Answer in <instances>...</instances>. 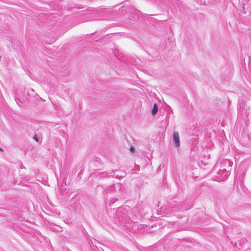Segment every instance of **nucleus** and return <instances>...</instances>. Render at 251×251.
Masks as SVG:
<instances>
[{"instance_id": "obj_1", "label": "nucleus", "mask_w": 251, "mask_h": 251, "mask_svg": "<svg viewBox=\"0 0 251 251\" xmlns=\"http://www.w3.org/2000/svg\"><path fill=\"white\" fill-rule=\"evenodd\" d=\"M173 142L176 147L180 146L179 134L177 131H174L173 133Z\"/></svg>"}, {"instance_id": "obj_2", "label": "nucleus", "mask_w": 251, "mask_h": 251, "mask_svg": "<svg viewBox=\"0 0 251 251\" xmlns=\"http://www.w3.org/2000/svg\"><path fill=\"white\" fill-rule=\"evenodd\" d=\"M115 174V173L114 171H112L110 172H102L100 174V177H104L105 176H113Z\"/></svg>"}, {"instance_id": "obj_7", "label": "nucleus", "mask_w": 251, "mask_h": 251, "mask_svg": "<svg viewBox=\"0 0 251 251\" xmlns=\"http://www.w3.org/2000/svg\"><path fill=\"white\" fill-rule=\"evenodd\" d=\"M129 150L131 152H133L135 151V149L133 146L130 147Z\"/></svg>"}, {"instance_id": "obj_6", "label": "nucleus", "mask_w": 251, "mask_h": 251, "mask_svg": "<svg viewBox=\"0 0 251 251\" xmlns=\"http://www.w3.org/2000/svg\"><path fill=\"white\" fill-rule=\"evenodd\" d=\"M33 138L36 141H37V142H39V139H38V136L37 134H35L34 136H33Z\"/></svg>"}, {"instance_id": "obj_3", "label": "nucleus", "mask_w": 251, "mask_h": 251, "mask_svg": "<svg viewBox=\"0 0 251 251\" xmlns=\"http://www.w3.org/2000/svg\"><path fill=\"white\" fill-rule=\"evenodd\" d=\"M219 174L222 176L224 175L223 178H225V177H226L228 175V171H226V169L221 170L220 169Z\"/></svg>"}, {"instance_id": "obj_5", "label": "nucleus", "mask_w": 251, "mask_h": 251, "mask_svg": "<svg viewBox=\"0 0 251 251\" xmlns=\"http://www.w3.org/2000/svg\"><path fill=\"white\" fill-rule=\"evenodd\" d=\"M158 107L157 104L155 103L153 105V108L151 110V114L153 115H154L158 111Z\"/></svg>"}, {"instance_id": "obj_8", "label": "nucleus", "mask_w": 251, "mask_h": 251, "mask_svg": "<svg viewBox=\"0 0 251 251\" xmlns=\"http://www.w3.org/2000/svg\"><path fill=\"white\" fill-rule=\"evenodd\" d=\"M0 151H3L2 149V148H0Z\"/></svg>"}, {"instance_id": "obj_4", "label": "nucleus", "mask_w": 251, "mask_h": 251, "mask_svg": "<svg viewBox=\"0 0 251 251\" xmlns=\"http://www.w3.org/2000/svg\"><path fill=\"white\" fill-rule=\"evenodd\" d=\"M113 53L115 54L116 56L119 59H122V53H119V51L117 49H114L113 50Z\"/></svg>"}]
</instances>
